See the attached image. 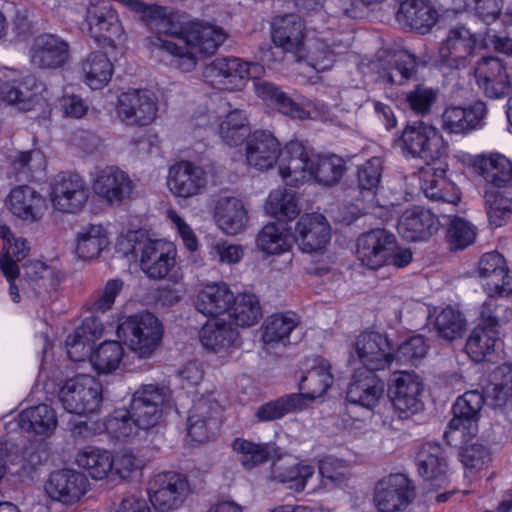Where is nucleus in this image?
<instances>
[{"label":"nucleus","instance_id":"bb28decb","mask_svg":"<svg viewBox=\"0 0 512 512\" xmlns=\"http://www.w3.org/2000/svg\"><path fill=\"white\" fill-rule=\"evenodd\" d=\"M305 24L300 16L287 14L272 23V40L285 52L300 54L304 47Z\"/></svg>","mask_w":512,"mask_h":512},{"label":"nucleus","instance_id":"58836bf2","mask_svg":"<svg viewBox=\"0 0 512 512\" xmlns=\"http://www.w3.org/2000/svg\"><path fill=\"white\" fill-rule=\"evenodd\" d=\"M204 77L212 84H221L228 89H241L243 87L242 60L216 58L205 68Z\"/></svg>","mask_w":512,"mask_h":512},{"label":"nucleus","instance_id":"4be33fe9","mask_svg":"<svg viewBox=\"0 0 512 512\" xmlns=\"http://www.w3.org/2000/svg\"><path fill=\"white\" fill-rule=\"evenodd\" d=\"M331 237L330 225L319 213L305 214L295 226V238L303 252L312 253L325 248Z\"/></svg>","mask_w":512,"mask_h":512},{"label":"nucleus","instance_id":"9d476101","mask_svg":"<svg viewBox=\"0 0 512 512\" xmlns=\"http://www.w3.org/2000/svg\"><path fill=\"white\" fill-rule=\"evenodd\" d=\"M474 76L479 89L490 99H503L512 90L506 63L498 57L480 58L474 67Z\"/></svg>","mask_w":512,"mask_h":512},{"label":"nucleus","instance_id":"79ce46f5","mask_svg":"<svg viewBox=\"0 0 512 512\" xmlns=\"http://www.w3.org/2000/svg\"><path fill=\"white\" fill-rule=\"evenodd\" d=\"M256 242L257 247L267 254H281L292 247L294 237L285 223H269L258 233Z\"/></svg>","mask_w":512,"mask_h":512},{"label":"nucleus","instance_id":"4468645a","mask_svg":"<svg viewBox=\"0 0 512 512\" xmlns=\"http://www.w3.org/2000/svg\"><path fill=\"white\" fill-rule=\"evenodd\" d=\"M207 183L205 169L191 161L181 160L169 168L167 186L176 197L187 199L197 196L203 193Z\"/></svg>","mask_w":512,"mask_h":512},{"label":"nucleus","instance_id":"aec40b11","mask_svg":"<svg viewBox=\"0 0 512 512\" xmlns=\"http://www.w3.org/2000/svg\"><path fill=\"white\" fill-rule=\"evenodd\" d=\"M314 154L307 150L300 141H290L280 150L279 173L286 185L297 186L307 181V171Z\"/></svg>","mask_w":512,"mask_h":512},{"label":"nucleus","instance_id":"f257e3e1","mask_svg":"<svg viewBox=\"0 0 512 512\" xmlns=\"http://www.w3.org/2000/svg\"><path fill=\"white\" fill-rule=\"evenodd\" d=\"M144 16L149 29L156 33L151 39L152 47L170 55L171 65L183 72L195 67L197 54L213 55L227 37L222 28L204 22H192L182 30L161 6L148 7Z\"/></svg>","mask_w":512,"mask_h":512},{"label":"nucleus","instance_id":"13d9d810","mask_svg":"<svg viewBox=\"0 0 512 512\" xmlns=\"http://www.w3.org/2000/svg\"><path fill=\"white\" fill-rule=\"evenodd\" d=\"M45 167V156L39 150L17 152L11 159V169L18 180H31Z\"/></svg>","mask_w":512,"mask_h":512},{"label":"nucleus","instance_id":"f704fd0d","mask_svg":"<svg viewBox=\"0 0 512 512\" xmlns=\"http://www.w3.org/2000/svg\"><path fill=\"white\" fill-rule=\"evenodd\" d=\"M104 327L96 317H87L66 339L68 357L73 361H81L91 350V343L100 338Z\"/></svg>","mask_w":512,"mask_h":512},{"label":"nucleus","instance_id":"1a4fd4ad","mask_svg":"<svg viewBox=\"0 0 512 512\" xmlns=\"http://www.w3.org/2000/svg\"><path fill=\"white\" fill-rule=\"evenodd\" d=\"M186 478L176 472L158 474L149 483L148 493L151 504L160 512L178 508L188 494Z\"/></svg>","mask_w":512,"mask_h":512},{"label":"nucleus","instance_id":"e433bc0d","mask_svg":"<svg viewBox=\"0 0 512 512\" xmlns=\"http://www.w3.org/2000/svg\"><path fill=\"white\" fill-rule=\"evenodd\" d=\"M377 67L381 82L390 85H402L415 75L417 59L407 51H400L392 55L387 61L380 62Z\"/></svg>","mask_w":512,"mask_h":512},{"label":"nucleus","instance_id":"ddd939ff","mask_svg":"<svg viewBox=\"0 0 512 512\" xmlns=\"http://www.w3.org/2000/svg\"><path fill=\"white\" fill-rule=\"evenodd\" d=\"M89 191L84 179L75 173L62 172L52 183L51 200L55 209L76 213L85 205Z\"/></svg>","mask_w":512,"mask_h":512},{"label":"nucleus","instance_id":"dca6fc26","mask_svg":"<svg viewBox=\"0 0 512 512\" xmlns=\"http://www.w3.org/2000/svg\"><path fill=\"white\" fill-rule=\"evenodd\" d=\"M176 249L163 239H149L142 246L140 266L151 279H164L175 265Z\"/></svg>","mask_w":512,"mask_h":512},{"label":"nucleus","instance_id":"412c9836","mask_svg":"<svg viewBox=\"0 0 512 512\" xmlns=\"http://www.w3.org/2000/svg\"><path fill=\"white\" fill-rule=\"evenodd\" d=\"M7 206L14 216L28 223L40 221L47 209L45 197L29 185H18L11 189Z\"/></svg>","mask_w":512,"mask_h":512},{"label":"nucleus","instance_id":"603ef678","mask_svg":"<svg viewBox=\"0 0 512 512\" xmlns=\"http://www.w3.org/2000/svg\"><path fill=\"white\" fill-rule=\"evenodd\" d=\"M78 465L85 469L96 480L104 479L114 466V458L110 452L98 448L87 447L77 455Z\"/></svg>","mask_w":512,"mask_h":512},{"label":"nucleus","instance_id":"5fc2aeb1","mask_svg":"<svg viewBox=\"0 0 512 512\" xmlns=\"http://www.w3.org/2000/svg\"><path fill=\"white\" fill-rule=\"evenodd\" d=\"M465 328L466 321L463 315L450 306L442 309L433 322L437 337L448 342L461 338Z\"/></svg>","mask_w":512,"mask_h":512},{"label":"nucleus","instance_id":"c9c22d12","mask_svg":"<svg viewBox=\"0 0 512 512\" xmlns=\"http://www.w3.org/2000/svg\"><path fill=\"white\" fill-rule=\"evenodd\" d=\"M215 219L219 228L228 235L242 232L248 223L247 210L235 197H221L215 205Z\"/></svg>","mask_w":512,"mask_h":512},{"label":"nucleus","instance_id":"a211bd4d","mask_svg":"<svg viewBox=\"0 0 512 512\" xmlns=\"http://www.w3.org/2000/svg\"><path fill=\"white\" fill-rule=\"evenodd\" d=\"M394 247V235L385 229H374L357 240V257L364 266L378 269L387 264Z\"/></svg>","mask_w":512,"mask_h":512},{"label":"nucleus","instance_id":"a19ab883","mask_svg":"<svg viewBox=\"0 0 512 512\" xmlns=\"http://www.w3.org/2000/svg\"><path fill=\"white\" fill-rule=\"evenodd\" d=\"M18 425L27 432L49 435L57 426L56 412L46 404L29 407L20 413Z\"/></svg>","mask_w":512,"mask_h":512},{"label":"nucleus","instance_id":"6ab92c4d","mask_svg":"<svg viewBox=\"0 0 512 512\" xmlns=\"http://www.w3.org/2000/svg\"><path fill=\"white\" fill-rule=\"evenodd\" d=\"M415 496L411 481L404 474L390 475L377 486L374 503L380 512H394L407 506Z\"/></svg>","mask_w":512,"mask_h":512},{"label":"nucleus","instance_id":"49530a36","mask_svg":"<svg viewBox=\"0 0 512 512\" xmlns=\"http://www.w3.org/2000/svg\"><path fill=\"white\" fill-rule=\"evenodd\" d=\"M109 244L105 228L102 225H88L77 234L76 254L83 260H92L99 256Z\"/></svg>","mask_w":512,"mask_h":512},{"label":"nucleus","instance_id":"5701e85b","mask_svg":"<svg viewBox=\"0 0 512 512\" xmlns=\"http://www.w3.org/2000/svg\"><path fill=\"white\" fill-rule=\"evenodd\" d=\"M86 477L72 469H62L50 474L45 484L48 496L65 504L77 502L86 492Z\"/></svg>","mask_w":512,"mask_h":512},{"label":"nucleus","instance_id":"b1692460","mask_svg":"<svg viewBox=\"0 0 512 512\" xmlns=\"http://www.w3.org/2000/svg\"><path fill=\"white\" fill-rule=\"evenodd\" d=\"M438 217L430 210L415 206L406 210L398 221V233L407 241H424L439 229Z\"/></svg>","mask_w":512,"mask_h":512},{"label":"nucleus","instance_id":"39448f33","mask_svg":"<svg viewBox=\"0 0 512 512\" xmlns=\"http://www.w3.org/2000/svg\"><path fill=\"white\" fill-rule=\"evenodd\" d=\"M58 397L67 412L94 413L102 401V386L90 375H77L63 384Z\"/></svg>","mask_w":512,"mask_h":512},{"label":"nucleus","instance_id":"20e7f679","mask_svg":"<svg viewBox=\"0 0 512 512\" xmlns=\"http://www.w3.org/2000/svg\"><path fill=\"white\" fill-rule=\"evenodd\" d=\"M117 334L139 358L150 357L163 336L162 325L151 313L128 317L117 328Z\"/></svg>","mask_w":512,"mask_h":512},{"label":"nucleus","instance_id":"680f3d73","mask_svg":"<svg viewBox=\"0 0 512 512\" xmlns=\"http://www.w3.org/2000/svg\"><path fill=\"white\" fill-rule=\"evenodd\" d=\"M249 134L248 121L242 110H233L220 124L219 135L229 146H238L243 143Z\"/></svg>","mask_w":512,"mask_h":512},{"label":"nucleus","instance_id":"4d7b16f0","mask_svg":"<svg viewBox=\"0 0 512 512\" xmlns=\"http://www.w3.org/2000/svg\"><path fill=\"white\" fill-rule=\"evenodd\" d=\"M484 199L490 225L501 227L512 217V196L490 189Z\"/></svg>","mask_w":512,"mask_h":512},{"label":"nucleus","instance_id":"a18cd8bd","mask_svg":"<svg viewBox=\"0 0 512 512\" xmlns=\"http://www.w3.org/2000/svg\"><path fill=\"white\" fill-rule=\"evenodd\" d=\"M304 407L303 394H288L260 405L254 415L258 422H271L301 411Z\"/></svg>","mask_w":512,"mask_h":512},{"label":"nucleus","instance_id":"c03bdc74","mask_svg":"<svg viewBox=\"0 0 512 512\" xmlns=\"http://www.w3.org/2000/svg\"><path fill=\"white\" fill-rule=\"evenodd\" d=\"M81 68L86 84L93 90L107 85L113 73L111 61L100 51L91 52L82 62Z\"/></svg>","mask_w":512,"mask_h":512},{"label":"nucleus","instance_id":"3c124183","mask_svg":"<svg viewBox=\"0 0 512 512\" xmlns=\"http://www.w3.org/2000/svg\"><path fill=\"white\" fill-rule=\"evenodd\" d=\"M238 337V332L230 324L215 321L205 324L200 331L202 345L214 352L231 347Z\"/></svg>","mask_w":512,"mask_h":512},{"label":"nucleus","instance_id":"7c9ffc66","mask_svg":"<svg viewBox=\"0 0 512 512\" xmlns=\"http://www.w3.org/2000/svg\"><path fill=\"white\" fill-rule=\"evenodd\" d=\"M219 405L210 400L201 399L190 411L187 433L195 442L207 441L218 428Z\"/></svg>","mask_w":512,"mask_h":512},{"label":"nucleus","instance_id":"8fccbe9b","mask_svg":"<svg viewBox=\"0 0 512 512\" xmlns=\"http://www.w3.org/2000/svg\"><path fill=\"white\" fill-rule=\"evenodd\" d=\"M345 166L343 160L335 155L316 156L314 155L307 171V180L314 179L324 186H332L340 181Z\"/></svg>","mask_w":512,"mask_h":512},{"label":"nucleus","instance_id":"0e129e2a","mask_svg":"<svg viewBox=\"0 0 512 512\" xmlns=\"http://www.w3.org/2000/svg\"><path fill=\"white\" fill-rule=\"evenodd\" d=\"M498 373L503 377L502 381L487 387L484 395V403L494 409H502L512 401V368L503 365Z\"/></svg>","mask_w":512,"mask_h":512},{"label":"nucleus","instance_id":"c756f323","mask_svg":"<svg viewBox=\"0 0 512 512\" xmlns=\"http://www.w3.org/2000/svg\"><path fill=\"white\" fill-rule=\"evenodd\" d=\"M397 21L412 30L427 33L438 20V11L429 0H404L396 14Z\"/></svg>","mask_w":512,"mask_h":512},{"label":"nucleus","instance_id":"f3484780","mask_svg":"<svg viewBox=\"0 0 512 512\" xmlns=\"http://www.w3.org/2000/svg\"><path fill=\"white\" fill-rule=\"evenodd\" d=\"M355 354L366 369L379 371L388 368L393 360L387 338L377 332L360 334L354 344Z\"/></svg>","mask_w":512,"mask_h":512},{"label":"nucleus","instance_id":"2f4dec72","mask_svg":"<svg viewBox=\"0 0 512 512\" xmlns=\"http://www.w3.org/2000/svg\"><path fill=\"white\" fill-rule=\"evenodd\" d=\"M383 392L384 383L373 372L358 370L348 386L347 400L365 408H373Z\"/></svg>","mask_w":512,"mask_h":512},{"label":"nucleus","instance_id":"864d4df0","mask_svg":"<svg viewBox=\"0 0 512 512\" xmlns=\"http://www.w3.org/2000/svg\"><path fill=\"white\" fill-rule=\"evenodd\" d=\"M232 303L229 309L230 317L237 326L250 327L262 317L259 300L253 294H238L234 296Z\"/></svg>","mask_w":512,"mask_h":512},{"label":"nucleus","instance_id":"f8f14e48","mask_svg":"<svg viewBox=\"0 0 512 512\" xmlns=\"http://www.w3.org/2000/svg\"><path fill=\"white\" fill-rule=\"evenodd\" d=\"M116 113L128 125L144 126L156 118L157 104L154 95L147 90L133 89L119 95Z\"/></svg>","mask_w":512,"mask_h":512},{"label":"nucleus","instance_id":"a878e982","mask_svg":"<svg viewBox=\"0 0 512 512\" xmlns=\"http://www.w3.org/2000/svg\"><path fill=\"white\" fill-rule=\"evenodd\" d=\"M486 114L487 106L482 101H476L468 108L448 107L442 114V127L449 133L466 134L482 127Z\"/></svg>","mask_w":512,"mask_h":512},{"label":"nucleus","instance_id":"774afa93","mask_svg":"<svg viewBox=\"0 0 512 512\" xmlns=\"http://www.w3.org/2000/svg\"><path fill=\"white\" fill-rule=\"evenodd\" d=\"M123 287L124 282L120 278L108 280L102 288H98L91 295L89 309L102 314L111 310Z\"/></svg>","mask_w":512,"mask_h":512},{"label":"nucleus","instance_id":"69168bd1","mask_svg":"<svg viewBox=\"0 0 512 512\" xmlns=\"http://www.w3.org/2000/svg\"><path fill=\"white\" fill-rule=\"evenodd\" d=\"M439 97V90L433 87L418 84L406 94V103L417 115L426 116L431 113Z\"/></svg>","mask_w":512,"mask_h":512},{"label":"nucleus","instance_id":"72a5a7b5","mask_svg":"<svg viewBox=\"0 0 512 512\" xmlns=\"http://www.w3.org/2000/svg\"><path fill=\"white\" fill-rule=\"evenodd\" d=\"M234 296L226 283H210L198 293L195 307L205 316L218 317L229 311Z\"/></svg>","mask_w":512,"mask_h":512},{"label":"nucleus","instance_id":"7ed1b4c3","mask_svg":"<svg viewBox=\"0 0 512 512\" xmlns=\"http://www.w3.org/2000/svg\"><path fill=\"white\" fill-rule=\"evenodd\" d=\"M395 145L405 158L422 159L428 165L440 161L448 153V145L440 132L423 121L407 124Z\"/></svg>","mask_w":512,"mask_h":512},{"label":"nucleus","instance_id":"e2e57ef3","mask_svg":"<svg viewBox=\"0 0 512 512\" xmlns=\"http://www.w3.org/2000/svg\"><path fill=\"white\" fill-rule=\"evenodd\" d=\"M28 254L27 241L25 239H11L3 244V254L0 256V269L8 281L19 275L18 262Z\"/></svg>","mask_w":512,"mask_h":512},{"label":"nucleus","instance_id":"6e6552de","mask_svg":"<svg viewBox=\"0 0 512 512\" xmlns=\"http://www.w3.org/2000/svg\"><path fill=\"white\" fill-rule=\"evenodd\" d=\"M481 38L462 25L450 28L439 47L440 62L451 69L465 68L476 47H481Z\"/></svg>","mask_w":512,"mask_h":512},{"label":"nucleus","instance_id":"338daca9","mask_svg":"<svg viewBox=\"0 0 512 512\" xmlns=\"http://www.w3.org/2000/svg\"><path fill=\"white\" fill-rule=\"evenodd\" d=\"M272 473L282 483L289 484V487L297 492L303 491L307 480L313 475L314 469L309 465H293L285 469L276 462H273Z\"/></svg>","mask_w":512,"mask_h":512},{"label":"nucleus","instance_id":"0eeeda50","mask_svg":"<svg viewBox=\"0 0 512 512\" xmlns=\"http://www.w3.org/2000/svg\"><path fill=\"white\" fill-rule=\"evenodd\" d=\"M242 71L243 82L246 79H252L256 95L275 106L280 113L295 119L308 118L309 113L292 100L285 92L281 91L275 84L261 79V76L265 72L261 64L242 61Z\"/></svg>","mask_w":512,"mask_h":512},{"label":"nucleus","instance_id":"de8ad7c7","mask_svg":"<svg viewBox=\"0 0 512 512\" xmlns=\"http://www.w3.org/2000/svg\"><path fill=\"white\" fill-rule=\"evenodd\" d=\"M298 324L299 318L295 313L271 315L264 323L263 342L270 346L286 345L289 342V335Z\"/></svg>","mask_w":512,"mask_h":512},{"label":"nucleus","instance_id":"052dcab7","mask_svg":"<svg viewBox=\"0 0 512 512\" xmlns=\"http://www.w3.org/2000/svg\"><path fill=\"white\" fill-rule=\"evenodd\" d=\"M124 349L118 341H105L91 355V363L98 373L115 371L123 358Z\"/></svg>","mask_w":512,"mask_h":512},{"label":"nucleus","instance_id":"6e6d98bb","mask_svg":"<svg viewBox=\"0 0 512 512\" xmlns=\"http://www.w3.org/2000/svg\"><path fill=\"white\" fill-rule=\"evenodd\" d=\"M265 209L268 214L281 220H292L300 211L296 193L286 188H278L271 191L267 198Z\"/></svg>","mask_w":512,"mask_h":512},{"label":"nucleus","instance_id":"ea45409f","mask_svg":"<svg viewBox=\"0 0 512 512\" xmlns=\"http://www.w3.org/2000/svg\"><path fill=\"white\" fill-rule=\"evenodd\" d=\"M232 448L240 456L241 464L247 469L281 457L280 448L274 443H255L237 438L233 441Z\"/></svg>","mask_w":512,"mask_h":512},{"label":"nucleus","instance_id":"37998d69","mask_svg":"<svg viewBox=\"0 0 512 512\" xmlns=\"http://www.w3.org/2000/svg\"><path fill=\"white\" fill-rule=\"evenodd\" d=\"M499 343V330L477 325L466 341L465 350L472 361L481 362L494 352Z\"/></svg>","mask_w":512,"mask_h":512},{"label":"nucleus","instance_id":"393cba45","mask_svg":"<svg viewBox=\"0 0 512 512\" xmlns=\"http://www.w3.org/2000/svg\"><path fill=\"white\" fill-rule=\"evenodd\" d=\"M69 46L60 37L43 34L35 38L31 48V64L38 69H58L68 60Z\"/></svg>","mask_w":512,"mask_h":512},{"label":"nucleus","instance_id":"f03ea898","mask_svg":"<svg viewBox=\"0 0 512 512\" xmlns=\"http://www.w3.org/2000/svg\"><path fill=\"white\" fill-rule=\"evenodd\" d=\"M170 397L171 391L164 385H142L134 393L129 410H117L106 420L107 432L117 440H125L140 429L154 427Z\"/></svg>","mask_w":512,"mask_h":512},{"label":"nucleus","instance_id":"473e14b6","mask_svg":"<svg viewBox=\"0 0 512 512\" xmlns=\"http://www.w3.org/2000/svg\"><path fill=\"white\" fill-rule=\"evenodd\" d=\"M417 468L425 481H435L436 486H441L448 470L447 456L442 446L432 442L423 444L418 452Z\"/></svg>","mask_w":512,"mask_h":512},{"label":"nucleus","instance_id":"9b49d317","mask_svg":"<svg viewBox=\"0 0 512 512\" xmlns=\"http://www.w3.org/2000/svg\"><path fill=\"white\" fill-rule=\"evenodd\" d=\"M86 22L90 36L97 42L115 46L121 41L123 28L109 0L91 4L87 9Z\"/></svg>","mask_w":512,"mask_h":512},{"label":"nucleus","instance_id":"423d86ee","mask_svg":"<svg viewBox=\"0 0 512 512\" xmlns=\"http://www.w3.org/2000/svg\"><path fill=\"white\" fill-rule=\"evenodd\" d=\"M423 389L422 379L416 373L399 371L393 374L388 394L399 418L407 419L423 409Z\"/></svg>","mask_w":512,"mask_h":512},{"label":"nucleus","instance_id":"4c0bfd02","mask_svg":"<svg viewBox=\"0 0 512 512\" xmlns=\"http://www.w3.org/2000/svg\"><path fill=\"white\" fill-rule=\"evenodd\" d=\"M475 168L487 183L495 187L512 184V162L502 154L490 153L479 157Z\"/></svg>","mask_w":512,"mask_h":512},{"label":"nucleus","instance_id":"09e8293b","mask_svg":"<svg viewBox=\"0 0 512 512\" xmlns=\"http://www.w3.org/2000/svg\"><path fill=\"white\" fill-rule=\"evenodd\" d=\"M333 380L329 365L321 362L301 375L298 383L300 394L304 395V400L320 397L332 386Z\"/></svg>","mask_w":512,"mask_h":512},{"label":"nucleus","instance_id":"2eb2a0df","mask_svg":"<svg viewBox=\"0 0 512 512\" xmlns=\"http://www.w3.org/2000/svg\"><path fill=\"white\" fill-rule=\"evenodd\" d=\"M134 184L130 176L116 166H107L96 173L93 190L110 205H120L133 193Z\"/></svg>","mask_w":512,"mask_h":512},{"label":"nucleus","instance_id":"bf43d9fd","mask_svg":"<svg viewBox=\"0 0 512 512\" xmlns=\"http://www.w3.org/2000/svg\"><path fill=\"white\" fill-rule=\"evenodd\" d=\"M447 218L446 240L451 250H462L471 245L476 237V228L466 219L455 215Z\"/></svg>","mask_w":512,"mask_h":512},{"label":"nucleus","instance_id":"c85d7f7f","mask_svg":"<svg viewBox=\"0 0 512 512\" xmlns=\"http://www.w3.org/2000/svg\"><path fill=\"white\" fill-rule=\"evenodd\" d=\"M484 402V395L477 390L467 391L458 397L452 408L454 417L449 422V428L463 430L469 435L476 434L479 412Z\"/></svg>","mask_w":512,"mask_h":512},{"label":"nucleus","instance_id":"cd10ccee","mask_svg":"<svg viewBox=\"0 0 512 512\" xmlns=\"http://www.w3.org/2000/svg\"><path fill=\"white\" fill-rule=\"evenodd\" d=\"M280 143L269 131H255L246 146V158L250 166L267 170L279 161Z\"/></svg>","mask_w":512,"mask_h":512}]
</instances>
